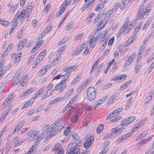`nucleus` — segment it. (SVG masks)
<instances>
[{"mask_svg": "<svg viewBox=\"0 0 154 154\" xmlns=\"http://www.w3.org/2000/svg\"><path fill=\"white\" fill-rule=\"evenodd\" d=\"M72 137L75 142L68 144V150L66 154H80V149L79 147L82 145L81 140L76 133L73 134Z\"/></svg>", "mask_w": 154, "mask_h": 154, "instance_id": "obj_1", "label": "nucleus"}, {"mask_svg": "<svg viewBox=\"0 0 154 154\" xmlns=\"http://www.w3.org/2000/svg\"><path fill=\"white\" fill-rule=\"evenodd\" d=\"M151 9V5H148L144 9V5L142 4L140 5L137 13V18L145 19L147 16Z\"/></svg>", "mask_w": 154, "mask_h": 154, "instance_id": "obj_2", "label": "nucleus"}, {"mask_svg": "<svg viewBox=\"0 0 154 154\" xmlns=\"http://www.w3.org/2000/svg\"><path fill=\"white\" fill-rule=\"evenodd\" d=\"M86 93L88 99L91 101L94 100L96 98V90L94 87H90L88 89Z\"/></svg>", "mask_w": 154, "mask_h": 154, "instance_id": "obj_3", "label": "nucleus"}, {"mask_svg": "<svg viewBox=\"0 0 154 154\" xmlns=\"http://www.w3.org/2000/svg\"><path fill=\"white\" fill-rule=\"evenodd\" d=\"M86 138L87 139V141L84 143V146L86 149H88L92 144L94 138V136L89 135L87 136Z\"/></svg>", "mask_w": 154, "mask_h": 154, "instance_id": "obj_4", "label": "nucleus"}, {"mask_svg": "<svg viewBox=\"0 0 154 154\" xmlns=\"http://www.w3.org/2000/svg\"><path fill=\"white\" fill-rule=\"evenodd\" d=\"M125 129V128H114L112 129L111 130V133H109L107 135L108 137H111L112 135L115 134L117 135L119 134Z\"/></svg>", "mask_w": 154, "mask_h": 154, "instance_id": "obj_5", "label": "nucleus"}, {"mask_svg": "<svg viewBox=\"0 0 154 154\" xmlns=\"http://www.w3.org/2000/svg\"><path fill=\"white\" fill-rule=\"evenodd\" d=\"M135 116H131L129 117L122 121L121 122V125L122 126L126 125L132 122L135 120Z\"/></svg>", "mask_w": 154, "mask_h": 154, "instance_id": "obj_6", "label": "nucleus"}, {"mask_svg": "<svg viewBox=\"0 0 154 154\" xmlns=\"http://www.w3.org/2000/svg\"><path fill=\"white\" fill-rule=\"evenodd\" d=\"M132 132H128L119 137L116 141V143H120L130 137L132 134Z\"/></svg>", "mask_w": 154, "mask_h": 154, "instance_id": "obj_7", "label": "nucleus"}, {"mask_svg": "<svg viewBox=\"0 0 154 154\" xmlns=\"http://www.w3.org/2000/svg\"><path fill=\"white\" fill-rule=\"evenodd\" d=\"M128 23L126 22L118 32L117 35V37L118 38H119L120 36L122 35V33L124 32H125V33H127L129 31L128 30H127V31H127V27L126 26H128Z\"/></svg>", "mask_w": 154, "mask_h": 154, "instance_id": "obj_8", "label": "nucleus"}, {"mask_svg": "<svg viewBox=\"0 0 154 154\" xmlns=\"http://www.w3.org/2000/svg\"><path fill=\"white\" fill-rule=\"evenodd\" d=\"M39 133V131L31 130L28 132L27 135L31 138H34L36 136L38 135Z\"/></svg>", "mask_w": 154, "mask_h": 154, "instance_id": "obj_9", "label": "nucleus"}, {"mask_svg": "<svg viewBox=\"0 0 154 154\" xmlns=\"http://www.w3.org/2000/svg\"><path fill=\"white\" fill-rule=\"evenodd\" d=\"M26 43V40L23 39L22 41H20L19 43L17 48V50L18 51L20 50L22 48Z\"/></svg>", "mask_w": 154, "mask_h": 154, "instance_id": "obj_10", "label": "nucleus"}, {"mask_svg": "<svg viewBox=\"0 0 154 154\" xmlns=\"http://www.w3.org/2000/svg\"><path fill=\"white\" fill-rule=\"evenodd\" d=\"M77 66L76 65H74L70 67H68V73H67L66 76L67 77V78L70 75V73L72 71L75 70L77 68Z\"/></svg>", "mask_w": 154, "mask_h": 154, "instance_id": "obj_11", "label": "nucleus"}, {"mask_svg": "<svg viewBox=\"0 0 154 154\" xmlns=\"http://www.w3.org/2000/svg\"><path fill=\"white\" fill-rule=\"evenodd\" d=\"M67 81V79H65L60 83V84H61L60 87H61L60 88V92H62V91L66 88V85L64 84L66 83Z\"/></svg>", "mask_w": 154, "mask_h": 154, "instance_id": "obj_12", "label": "nucleus"}, {"mask_svg": "<svg viewBox=\"0 0 154 154\" xmlns=\"http://www.w3.org/2000/svg\"><path fill=\"white\" fill-rule=\"evenodd\" d=\"M20 77L19 75H16L14 76L12 80V83L13 84L15 85L19 83L20 81L19 79H20Z\"/></svg>", "mask_w": 154, "mask_h": 154, "instance_id": "obj_13", "label": "nucleus"}, {"mask_svg": "<svg viewBox=\"0 0 154 154\" xmlns=\"http://www.w3.org/2000/svg\"><path fill=\"white\" fill-rule=\"evenodd\" d=\"M23 122L20 123L18 124L17 126L15 128V129L12 132L13 134H14L19 131L20 129L21 128L23 125Z\"/></svg>", "mask_w": 154, "mask_h": 154, "instance_id": "obj_14", "label": "nucleus"}, {"mask_svg": "<svg viewBox=\"0 0 154 154\" xmlns=\"http://www.w3.org/2000/svg\"><path fill=\"white\" fill-rule=\"evenodd\" d=\"M143 124V123H141V124L140 122H138V123L136 124L132 128V132H133L136 131L139 129Z\"/></svg>", "mask_w": 154, "mask_h": 154, "instance_id": "obj_15", "label": "nucleus"}, {"mask_svg": "<svg viewBox=\"0 0 154 154\" xmlns=\"http://www.w3.org/2000/svg\"><path fill=\"white\" fill-rule=\"evenodd\" d=\"M96 42L94 41V37L93 36V35H92V36L91 37V38L89 40V42L90 45V46L92 48H93L95 46L96 44Z\"/></svg>", "mask_w": 154, "mask_h": 154, "instance_id": "obj_16", "label": "nucleus"}, {"mask_svg": "<svg viewBox=\"0 0 154 154\" xmlns=\"http://www.w3.org/2000/svg\"><path fill=\"white\" fill-rule=\"evenodd\" d=\"M11 58L14 59V61L15 63L17 62L20 59L21 56L17 54L16 53L12 54Z\"/></svg>", "mask_w": 154, "mask_h": 154, "instance_id": "obj_17", "label": "nucleus"}, {"mask_svg": "<svg viewBox=\"0 0 154 154\" xmlns=\"http://www.w3.org/2000/svg\"><path fill=\"white\" fill-rule=\"evenodd\" d=\"M53 90H48L47 92L42 97V99H44L47 97L51 95Z\"/></svg>", "mask_w": 154, "mask_h": 154, "instance_id": "obj_18", "label": "nucleus"}, {"mask_svg": "<svg viewBox=\"0 0 154 154\" xmlns=\"http://www.w3.org/2000/svg\"><path fill=\"white\" fill-rule=\"evenodd\" d=\"M34 91V88H30L29 89L27 90L25 93L23 95V96L25 97Z\"/></svg>", "mask_w": 154, "mask_h": 154, "instance_id": "obj_19", "label": "nucleus"}, {"mask_svg": "<svg viewBox=\"0 0 154 154\" xmlns=\"http://www.w3.org/2000/svg\"><path fill=\"white\" fill-rule=\"evenodd\" d=\"M103 129V125L102 124H100L97 129V133L99 134L100 133Z\"/></svg>", "mask_w": 154, "mask_h": 154, "instance_id": "obj_20", "label": "nucleus"}, {"mask_svg": "<svg viewBox=\"0 0 154 154\" xmlns=\"http://www.w3.org/2000/svg\"><path fill=\"white\" fill-rule=\"evenodd\" d=\"M133 0H122V2L121 3L120 5V6L122 7L126 4L127 5L128 4L130 3Z\"/></svg>", "mask_w": 154, "mask_h": 154, "instance_id": "obj_21", "label": "nucleus"}, {"mask_svg": "<svg viewBox=\"0 0 154 154\" xmlns=\"http://www.w3.org/2000/svg\"><path fill=\"white\" fill-rule=\"evenodd\" d=\"M61 58V57L60 55L57 56L56 58L54 60L52 63L53 66L57 64L58 62L60 61Z\"/></svg>", "mask_w": 154, "mask_h": 154, "instance_id": "obj_22", "label": "nucleus"}, {"mask_svg": "<svg viewBox=\"0 0 154 154\" xmlns=\"http://www.w3.org/2000/svg\"><path fill=\"white\" fill-rule=\"evenodd\" d=\"M117 98L116 96V95H113L110 97L108 101V103L109 104H112L114 101Z\"/></svg>", "mask_w": 154, "mask_h": 154, "instance_id": "obj_23", "label": "nucleus"}, {"mask_svg": "<svg viewBox=\"0 0 154 154\" xmlns=\"http://www.w3.org/2000/svg\"><path fill=\"white\" fill-rule=\"evenodd\" d=\"M46 51L45 50H43L42 52L40 53L38 56V58L42 60L44 57L45 56L46 54Z\"/></svg>", "mask_w": 154, "mask_h": 154, "instance_id": "obj_24", "label": "nucleus"}, {"mask_svg": "<svg viewBox=\"0 0 154 154\" xmlns=\"http://www.w3.org/2000/svg\"><path fill=\"white\" fill-rule=\"evenodd\" d=\"M48 67L46 66H44L39 71L42 75L44 74L48 70Z\"/></svg>", "mask_w": 154, "mask_h": 154, "instance_id": "obj_25", "label": "nucleus"}, {"mask_svg": "<svg viewBox=\"0 0 154 154\" xmlns=\"http://www.w3.org/2000/svg\"><path fill=\"white\" fill-rule=\"evenodd\" d=\"M103 2H104L102 1V2L100 3V4L97 5V7L95 9L96 11H98L100 10L102 8L104 7V5L103 3Z\"/></svg>", "mask_w": 154, "mask_h": 154, "instance_id": "obj_26", "label": "nucleus"}, {"mask_svg": "<svg viewBox=\"0 0 154 154\" xmlns=\"http://www.w3.org/2000/svg\"><path fill=\"white\" fill-rule=\"evenodd\" d=\"M37 146L36 144H34L32 145L30 148L29 150L27 152L29 154L31 153L32 152H33V150H35V149L37 147Z\"/></svg>", "mask_w": 154, "mask_h": 154, "instance_id": "obj_27", "label": "nucleus"}, {"mask_svg": "<svg viewBox=\"0 0 154 154\" xmlns=\"http://www.w3.org/2000/svg\"><path fill=\"white\" fill-rule=\"evenodd\" d=\"M136 55L135 53L133 54L131 56L128 58V60L129 62L132 63L134 60Z\"/></svg>", "mask_w": 154, "mask_h": 154, "instance_id": "obj_28", "label": "nucleus"}, {"mask_svg": "<svg viewBox=\"0 0 154 154\" xmlns=\"http://www.w3.org/2000/svg\"><path fill=\"white\" fill-rule=\"evenodd\" d=\"M134 35L133 36L131 37L127 41V44H127V46L128 45V44H130L132 43V42H134L135 40V38H134Z\"/></svg>", "mask_w": 154, "mask_h": 154, "instance_id": "obj_29", "label": "nucleus"}, {"mask_svg": "<svg viewBox=\"0 0 154 154\" xmlns=\"http://www.w3.org/2000/svg\"><path fill=\"white\" fill-rule=\"evenodd\" d=\"M2 86H0V94L3 91L6 87V83L4 82L1 84Z\"/></svg>", "mask_w": 154, "mask_h": 154, "instance_id": "obj_30", "label": "nucleus"}, {"mask_svg": "<svg viewBox=\"0 0 154 154\" xmlns=\"http://www.w3.org/2000/svg\"><path fill=\"white\" fill-rule=\"evenodd\" d=\"M62 100V98L61 97L57 98L51 101V104H53L58 103L60 101H61Z\"/></svg>", "mask_w": 154, "mask_h": 154, "instance_id": "obj_31", "label": "nucleus"}, {"mask_svg": "<svg viewBox=\"0 0 154 154\" xmlns=\"http://www.w3.org/2000/svg\"><path fill=\"white\" fill-rule=\"evenodd\" d=\"M67 6L64 4H62L59 12H60V14H61L66 9Z\"/></svg>", "mask_w": 154, "mask_h": 154, "instance_id": "obj_32", "label": "nucleus"}, {"mask_svg": "<svg viewBox=\"0 0 154 154\" xmlns=\"http://www.w3.org/2000/svg\"><path fill=\"white\" fill-rule=\"evenodd\" d=\"M73 25L74 24L73 22H70L66 27V30L68 31L72 28Z\"/></svg>", "mask_w": 154, "mask_h": 154, "instance_id": "obj_33", "label": "nucleus"}, {"mask_svg": "<svg viewBox=\"0 0 154 154\" xmlns=\"http://www.w3.org/2000/svg\"><path fill=\"white\" fill-rule=\"evenodd\" d=\"M0 23L1 25L5 26H6L8 24H10V23L8 21L1 19H0Z\"/></svg>", "mask_w": 154, "mask_h": 154, "instance_id": "obj_34", "label": "nucleus"}, {"mask_svg": "<svg viewBox=\"0 0 154 154\" xmlns=\"http://www.w3.org/2000/svg\"><path fill=\"white\" fill-rule=\"evenodd\" d=\"M115 113L114 112V111L111 113L109 114L107 117L106 118V119L108 120H109L111 119L113 117H115L117 115H116Z\"/></svg>", "mask_w": 154, "mask_h": 154, "instance_id": "obj_35", "label": "nucleus"}, {"mask_svg": "<svg viewBox=\"0 0 154 154\" xmlns=\"http://www.w3.org/2000/svg\"><path fill=\"white\" fill-rule=\"evenodd\" d=\"M73 89H72L71 90L68 91L65 96V98H68L69 96L72 94L73 92Z\"/></svg>", "mask_w": 154, "mask_h": 154, "instance_id": "obj_36", "label": "nucleus"}, {"mask_svg": "<svg viewBox=\"0 0 154 154\" xmlns=\"http://www.w3.org/2000/svg\"><path fill=\"white\" fill-rule=\"evenodd\" d=\"M71 113V111L70 110H69L67 111L66 114L65 115L63 119L65 120H66L70 116V114Z\"/></svg>", "mask_w": 154, "mask_h": 154, "instance_id": "obj_37", "label": "nucleus"}, {"mask_svg": "<svg viewBox=\"0 0 154 154\" xmlns=\"http://www.w3.org/2000/svg\"><path fill=\"white\" fill-rule=\"evenodd\" d=\"M85 47V45L83 44H82L79 49L77 53H76V55H79V54L84 49Z\"/></svg>", "mask_w": 154, "mask_h": 154, "instance_id": "obj_38", "label": "nucleus"}, {"mask_svg": "<svg viewBox=\"0 0 154 154\" xmlns=\"http://www.w3.org/2000/svg\"><path fill=\"white\" fill-rule=\"evenodd\" d=\"M45 134H44V133H43L42 134H40L38 137L37 140V141L41 140L45 137Z\"/></svg>", "mask_w": 154, "mask_h": 154, "instance_id": "obj_39", "label": "nucleus"}, {"mask_svg": "<svg viewBox=\"0 0 154 154\" xmlns=\"http://www.w3.org/2000/svg\"><path fill=\"white\" fill-rule=\"evenodd\" d=\"M79 75H78L75 78V79L73 80L72 82L71 85H73L75 84H76L79 81Z\"/></svg>", "mask_w": 154, "mask_h": 154, "instance_id": "obj_40", "label": "nucleus"}, {"mask_svg": "<svg viewBox=\"0 0 154 154\" xmlns=\"http://www.w3.org/2000/svg\"><path fill=\"white\" fill-rule=\"evenodd\" d=\"M114 60V59H113L112 62H110V63L108 64L107 65V67L106 68V69L104 71V73H105V74H106L107 73L108 71L109 70L110 67L111 63H112V62Z\"/></svg>", "mask_w": 154, "mask_h": 154, "instance_id": "obj_41", "label": "nucleus"}, {"mask_svg": "<svg viewBox=\"0 0 154 154\" xmlns=\"http://www.w3.org/2000/svg\"><path fill=\"white\" fill-rule=\"evenodd\" d=\"M12 107V106L11 105H10L6 110L5 111L4 113L6 115L8 114V113L10 112L11 111Z\"/></svg>", "mask_w": 154, "mask_h": 154, "instance_id": "obj_42", "label": "nucleus"}, {"mask_svg": "<svg viewBox=\"0 0 154 154\" xmlns=\"http://www.w3.org/2000/svg\"><path fill=\"white\" fill-rule=\"evenodd\" d=\"M132 97H130V99L128 100L126 103V106L128 107H129L130 104L132 103Z\"/></svg>", "mask_w": 154, "mask_h": 154, "instance_id": "obj_43", "label": "nucleus"}, {"mask_svg": "<svg viewBox=\"0 0 154 154\" xmlns=\"http://www.w3.org/2000/svg\"><path fill=\"white\" fill-rule=\"evenodd\" d=\"M11 102L10 100H8L7 98V99L5 100L3 104V106H4V108L8 105Z\"/></svg>", "mask_w": 154, "mask_h": 154, "instance_id": "obj_44", "label": "nucleus"}, {"mask_svg": "<svg viewBox=\"0 0 154 154\" xmlns=\"http://www.w3.org/2000/svg\"><path fill=\"white\" fill-rule=\"evenodd\" d=\"M105 37L101 36H99V35H98V34H97V36L94 38V41L96 42L97 41V39H100V40H101V41H103V38Z\"/></svg>", "mask_w": 154, "mask_h": 154, "instance_id": "obj_45", "label": "nucleus"}, {"mask_svg": "<svg viewBox=\"0 0 154 154\" xmlns=\"http://www.w3.org/2000/svg\"><path fill=\"white\" fill-rule=\"evenodd\" d=\"M146 136V135L144 134H141L140 135L138 136L137 138L136 139V140L137 141H138L142 139V138Z\"/></svg>", "mask_w": 154, "mask_h": 154, "instance_id": "obj_46", "label": "nucleus"}, {"mask_svg": "<svg viewBox=\"0 0 154 154\" xmlns=\"http://www.w3.org/2000/svg\"><path fill=\"white\" fill-rule=\"evenodd\" d=\"M78 116L76 114L74 116H73L71 119L72 122H77V120L78 119Z\"/></svg>", "mask_w": 154, "mask_h": 154, "instance_id": "obj_47", "label": "nucleus"}, {"mask_svg": "<svg viewBox=\"0 0 154 154\" xmlns=\"http://www.w3.org/2000/svg\"><path fill=\"white\" fill-rule=\"evenodd\" d=\"M70 131V128L69 127L67 128H66L65 129V131L63 132V134L64 135H67L68 134L69 132Z\"/></svg>", "mask_w": 154, "mask_h": 154, "instance_id": "obj_48", "label": "nucleus"}, {"mask_svg": "<svg viewBox=\"0 0 154 154\" xmlns=\"http://www.w3.org/2000/svg\"><path fill=\"white\" fill-rule=\"evenodd\" d=\"M16 24H13L9 32V34H11L13 32V31L15 29V27L16 26Z\"/></svg>", "mask_w": 154, "mask_h": 154, "instance_id": "obj_49", "label": "nucleus"}, {"mask_svg": "<svg viewBox=\"0 0 154 154\" xmlns=\"http://www.w3.org/2000/svg\"><path fill=\"white\" fill-rule=\"evenodd\" d=\"M104 22L103 20H102L100 22L98 23V25L99 26H100V28L101 29H102L106 25V23H105L103 25V26H102V24L103 23V22Z\"/></svg>", "mask_w": 154, "mask_h": 154, "instance_id": "obj_50", "label": "nucleus"}, {"mask_svg": "<svg viewBox=\"0 0 154 154\" xmlns=\"http://www.w3.org/2000/svg\"><path fill=\"white\" fill-rule=\"evenodd\" d=\"M66 45H64L61 48H60L58 50V52L59 53H60V54H61V52L63 51L66 48Z\"/></svg>", "mask_w": 154, "mask_h": 154, "instance_id": "obj_51", "label": "nucleus"}, {"mask_svg": "<svg viewBox=\"0 0 154 154\" xmlns=\"http://www.w3.org/2000/svg\"><path fill=\"white\" fill-rule=\"evenodd\" d=\"M32 7L31 5H28L26 7V11H28V13H30V12L32 11Z\"/></svg>", "mask_w": 154, "mask_h": 154, "instance_id": "obj_52", "label": "nucleus"}, {"mask_svg": "<svg viewBox=\"0 0 154 154\" xmlns=\"http://www.w3.org/2000/svg\"><path fill=\"white\" fill-rule=\"evenodd\" d=\"M122 108H119L114 110V112L115 113V114H116V115H117L122 111Z\"/></svg>", "mask_w": 154, "mask_h": 154, "instance_id": "obj_53", "label": "nucleus"}, {"mask_svg": "<svg viewBox=\"0 0 154 154\" xmlns=\"http://www.w3.org/2000/svg\"><path fill=\"white\" fill-rule=\"evenodd\" d=\"M108 33V32L107 30H105L104 31V33L99 32L98 33L99 36L105 37L106 35Z\"/></svg>", "mask_w": 154, "mask_h": 154, "instance_id": "obj_54", "label": "nucleus"}, {"mask_svg": "<svg viewBox=\"0 0 154 154\" xmlns=\"http://www.w3.org/2000/svg\"><path fill=\"white\" fill-rule=\"evenodd\" d=\"M35 55H32L31 56L27 62L28 64H30L32 61L35 58Z\"/></svg>", "mask_w": 154, "mask_h": 154, "instance_id": "obj_55", "label": "nucleus"}, {"mask_svg": "<svg viewBox=\"0 0 154 154\" xmlns=\"http://www.w3.org/2000/svg\"><path fill=\"white\" fill-rule=\"evenodd\" d=\"M149 23H148L147 22L145 23L142 27V30H144L145 29H146L147 28L149 27Z\"/></svg>", "mask_w": 154, "mask_h": 154, "instance_id": "obj_56", "label": "nucleus"}, {"mask_svg": "<svg viewBox=\"0 0 154 154\" xmlns=\"http://www.w3.org/2000/svg\"><path fill=\"white\" fill-rule=\"evenodd\" d=\"M131 82V81H129L128 82H127L125 83L124 84L123 86H122L121 87V88H123L124 89H125L126 87L127 86H128L130 83Z\"/></svg>", "mask_w": 154, "mask_h": 154, "instance_id": "obj_57", "label": "nucleus"}, {"mask_svg": "<svg viewBox=\"0 0 154 154\" xmlns=\"http://www.w3.org/2000/svg\"><path fill=\"white\" fill-rule=\"evenodd\" d=\"M102 69H100V68L98 66L96 69L97 71L95 72V75H98L99 74V73Z\"/></svg>", "mask_w": 154, "mask_h": 154, "instance_id": "obj_58", "label": "nucleus"}, {"mask_svg": "<svg viewBox=\"0 0 154 154\" xmlns=\"http://www.w3.org/2000/svg\"><path fill=\"white\" fill-rule=\"evenodd\" d=\"M45 87L42 88H41L37 92L38 93V95H40L45 90Z\"/></svg>", "mask_w": 154, "mask_h": 154, "instance_id": "obj_59", "label": "nucleus"}, {"mask_svg": "<svg viewBox=\"0 0 154 154\" xmlns=\"http://www.w3.org/2000/svg\"><path fill=\"white\" fill-rule=\"evenodd\" d=\"M154 58V53L150 57L149 59H147V63H149L150 61H152Z\"/></svg>", "mask_w": 154, "mask_h": 154, "instance_id": "obj_60", "label": "nucleus"}, {"mask_svg": "<svg viewBox=\"0 0 154 154\" xmlns=\"http://www.w3.org/2000/svg\"><path fill=\"white\" fill-rule=\"evenodd\" d=\"M154 67V62L152 63L150 66L149 69V71L148 72V73H150L152 71V69Z\"/></svg>", "mask_w": 154, "mask_h": 154, "instance_id": "obj_61", "label": "nucleus"}, {"mask_svg": "<svg viewBox=\"0 0 154 154\" xmlns=\"http://www.w3.org/2000/svg\"><path fill=\"white\" fill-rule=\"evenodd\" d=\"M20 12L21 18L24 17L25 16L26 12H25L24 10H23L22 11Z\"/></svg>", "mask_w": 154, "mask_h": 154, "instance_id": "obj_62", "label": "nucleus"}, {"mask_svg": "<svg viewBox=\"0 0 154 154\" xmlns=\"http://www.w3.org/2000/svg\"><path fill=\"white\" fill-rule=\"evenodd\" d=\"M114 40V38L112 37L109 40L108 44L110 45H111L113 44Z\"/></svg>", "mask_w": 154, "mask_h": 154, "instance_id": "obj_63", "label": "nucleus"}, {"mask_svg": "<svg viewBox=\"0 0 154 154\" xmlns=\"http://www.w3.org/2000/svg\"><path fill=\"white\" fill-rule=\"evenodd\" d=\"M44 42V40L38 42L36 44V46L37 47V48H38L41 46L43 43Z\"/></svg>", "mask_w": 154, "mask_h": 154, "instance_id": "obj_64", "label": "nucleus"}]
</instances>
